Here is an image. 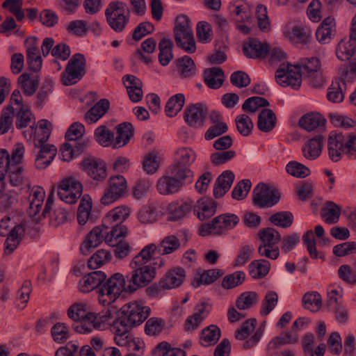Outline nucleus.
Here are the masks:
<instances>
[{
    "label": "nucleus",
    "instance_id": "obj_47",
    "mask_svg": "<svg viewBox=\"0 0 356 356\" xmlns=\"http://www.w3.org/2000/svg\"><path fill=\"white\" fill-rule=\"evenodd\" d=\"M259 302V296L254 291H246L241 293L236 302V307L240 310L251 308Z\"/></svg>",
    "mask_w": 356,
    "mask_h": 356
},
{
    "label": "nucleus",
    "instance_id": "obj_16",
    "mask_svg": "<svg viewBox=\"0 0 356 356\" xmlns=\"http://www.w3.org/2000/svg\"><path fill=\"white\" fill-rule=\"evenodd\" d=\"M127 190V181L122 175L111 177L108 181L104 196L101 199L102 204L108 205L122 197Z\"/></svg>",
    "mask_w": 356,
    "mask_h": 356
},
{
    "label": "nucleus",
    "instance_id": "obj_48",
    "mask_svg": "<svg viewBox=\"0 0 356 356\" xmlns=\"http://www.w3.org/2000/svg\"><path fill=\"white\" fill-rule=\"evenodd\" d=\"M196 154L191 148L183 147L179 149L175 153V163L189 168L195 161Z\"/></svg>",
    "mask_w": 356,
    "mask_h": 356
},
{
    "label": "nucleus",
    "instance_id": "obj_50",
    "mask_svg": "<svg viewBox=\"0 0 356 356\" xmlns=\"http://www.w3.org/2000/svg\"><path fill=\"white\" fill-rule=\"evenodd\" d=\"M111 259V254L108 250H97L88 261V266L90 269H96L108 262Z\"/></svg>",
    "mask_w": 356,
    "mask_h": 356
},
{
    "label": "nucleus",
    "instance_id": "obj_52",
    "mask_svg": "<svg viewBox=\"0 0 356 356\" xmlns=\"http://www.w3.org/2000/svg\"><path fill=\"white\" fill-rule=\"evenodd\" d=\"M222 275L220 270L218 269H211L204 271L199 278H195L193 281V286L195 288L198 287L201 284L206 285L210 284L216 281Z\"/></svg>",
    "mask_w": 356,
    "mask_h": 356
},
{
    "label": "nucleus",
    "instance_id": "obj_42",
    "mask_svg": "<svg viewBox=\"0 0 356 356\" xmlns=\"http://www.w3.org/2000/svg\"><path fill=\"white\" fill-rule=\"evenodd\" d=\"M177 62L178 72L181 78H190L196 74L195 65L191 57L184 56L178 58Z\"/></svg>",
    "mask_w": 356,
    "mask_h": 356
},
{
    "label": "nucleus",
    "instance_id": "obj_5",
    "mask_svg": "<svg viewBox=\"0 0 356 356\" xmlns=\"http://www.w3.org/2000/svg\"><path fill=\"white\" fill-rule=\"evenodd\" d=\"M150 314V308L141 302H131L122 306L113 321L122 326V332L141 324Z\"/></svg>",
    "mask_w": 356,
    "mask_h": 356
},
{
    "label": "nucleus",
    "instance_id": "obj_61",
    "mask_svg": "<svg viewBox=\"0 0 356 356\" xmlns=\"http://www.w3.org/2000/svg\"><path fill=\"white\" fill-rule=\"evenodd\" d=\"M51 334L55 342L60 343L70 338L68 327L63 323H57L51 329Z\"/></svg>",
    "mask_w": 356,
    "mask_h": 356
},
{
    "label": "nucleus",
    "instance_id": "obj_45",
    "mask_svg": "<svg viewBox=\"0 0 356 356\" xmlns=\"http://www.w3.org/2000/svg\"><path fill=\"white\" fill-rule=\"evenodd\" d=\"M173 47L172 42L163 38L159 43V60L161 65L166 66L173 58L172 49Z\"/></svg>",
    "mask_w": 356,
    "mask_h": 356
},
{
    "label": "nucleus",
    "instance_id": "obj_17",
    "mask_svg": "<svg viewBox=\"0 0 356 356\" xmlns=\"http://www.w3.org/2000/svg\"><path fill=\"white\" fill-rule=\"evenodd\" d=\"M112 330L115 334L114 340L116 344L121 348H124L129 351H139L144 348L143 341L138 338H134L129 334L130 330L122 332V326L115 322H113Z\"/></svg>",
    "mask_w": 356,
    "mask_h": 356
},
{
    "label": "nucleus",
    "instance_id": "obj_12",
    "mask_svg": "<svg viewBox=\"0 0 356 356\" xmlns=\"http://www.w3.org/2000/svg\"><path fill=\"white\" fill-rule=\"evenodd\" d=\"M127 6L122 1L111 2L105 10L106 21L117 33L122 32L129 22V14L124 15Z\"/></svg>",
    "mask_w": 356,
    "mask_h": 356
},
{
    "label": "nucleus",
    "instance_id": "obj_11",
    "mask_svg": "<svg viewBox=\"0 0 356 356\" xmlns=\"http://www.w3.org/2000/svg\"><path fill=\"white\" fill-rule=\"evenodd\" d=\"M86 59L83 54H75L69 60L61 74V82L68 86L76 84L86 74Z\"/></svg>",
    "mask_w": 356,
    "mask_h": 356
},
{
    "label": "nucleus",
    "instance_id": "obj_58",
    "mask_svg": "<svg viewBox=\"0 0 356 356\" xmlns=\"http://www.w3.org/2000/svg\"><path fill=\"white\" fill-rule=\"evenodd\" d=\"M235 122L236 129L242 136H248L251 134L254 124L249 116L245 114L238 115Z\"/></svg>",
    "mask_w": 356,
    "mask_h": 356
},
{
    "label": "nucleus",
    "instance_id": "obj_3",
    "mask_svg": "<svg viewBox=\"0 0 356 356\" xmlns=\"http://www.w3.org/2000/svg\"><path fill=\"white\" fill-rule=\"evenodd\" d=\"M188 241V234L185 231L179 232L177 236H167L158 245L150 243L145 246L134 257L133 264L138 265L142 264L143 266H147V264L152 259H156L158 255L172 253L180 248L181 243L186 245Z\"/></svg>",
    "mask_w": 356,
    "mask_h": 356
},
{
    "label": "nucleus",
    "instance_id": "obj_34",
    "mask_svg": "<svg viewBox=\"0 0 356 356\" xmlns=\"http://www.w3.org/2000/svg\"><path fill=\"white\" fill-rule=\"evenodd\" d=\"M224 76V72L221 68L214 67L204 71V79L209 88L218 89L223 83Z\"/></svg>",
    "mask_w": 356,
    "mask_h": 356
},
{
    "label": "nucleus",
    "instance_id": "obj_13",
    "mask_svg": "<svg viewBox=\"0 0 356 356\" xmlns=\"http://www.w3.org/2000/svg\"><path fill=\"white\" fill-rule=\"evenodd\" d=\"M281 193L278 189L264 183H259L252 191V201L259 208H270L278 203Z\"/></svg>",
    "mask_w": 356,
    "mask_h": 356
},
{
    "label": "nucleus",
    "instance_id": "obj_55",
    "mask_svg": "<svg viewBox=\"0 0 356 356\" xmlns=\"http://www.w3.org/2000/svg\"><path fill=\"white\" fill-rule=\"evenodd\" d=\"M286 170L289 175L298 178H305L310 175V170L307 166L295 161L288 163Z\"/></svg>",
    "mask_w": 356,
    "mask_h": 356
},
{
    "label": "nucleus",
    "instance_id": "obj_9",
    "mask_svg": "<svg viewBox=\"0 0 356 356\" xmlns=\"http://www.w3.org/2000/svg\"><path fill=\"white\" fill-rule=\"evenodd\" d=\"M130 209L126 207H118L111 210L108 214L103 218L102 227L109 231L107 238L115 236H125L127 233V227L122 225V222L129 216Z\"/></svg>",
    "mask_w": 356,
    "mask_h": 356
},
{
    "label": "nucleus",
    "instance_id": "obj_44",
    "mask_svg": "<svg viewBox=\"0 0 356 356\" xmlns=\"http://www.w3.org/2000/svg\"><path fill=\"white\" fill-rule=\"evenodd\" d=\"M261 244L269 245L271 247H277L276 244L282 239L280 233L272 227L261 229L258 233Z\"/></svg>",
    "mask_w": 356,
    "mask_h": 356
},
{
    "label": "nucleus",
    "instance_id": "obj_64",
    "mask_svg": "<svg viewBox=\"0 0 356 356\" xmlns=\"http://www.w3.org/2000/svg\"><path fill=\"white\" fill-rule=\"evenodd\" d=\"M245 275L243 271H236L231 275L225 276L222 282L224 289H232L241 284L245 280Z\"/></svg>",
    "mask_w": 356,
    "mask_h": 356
},
{
    "label": "nucleus",
    "instance_id": "obj_46",
    "mask_svg": "<svg viewBox=\"0 0 356 356\" xmlns=\"http://www.w3.org/2000/svg\"><path fill=\"white\" fill-rule=\"evenodd\" d=\"M184 102L185 97L181 93H178L170 97L165 108L166 115L170 118L175 117L182 109Z\"/></svg>",
    "mask_w": 356,
    "mask_h": 356
},
{
    "label": "nucleus",
    "instance_id": "obj_22",
    "mask_svg": "<svg viewBox=\"0 0 356 356\" xmlns=\"http://www.w3.org/2000/svg\"><path fill=\"white\" fill-rule=\"evenodd\" d=\"M284 34L291 42L295 44H308L311 39V31L298 25L287 27Z\"/></svg>",
    "mask_w": 356,
    "mask_h": 356
},
{
    "label": "nucleus",
    "instance_id": "obj_25",
    "mask_svg": "<svg viewBox=\"0 0 356 356\" xmlns=\"http://www.w3.org/2000/svg\"><path fill=\"white\" fill-rule=\"evenodd\" d=\"M323 142V136L321 134H317L307 140L302 148L304 157L309 160H314L318 158L322 151Z\"/></svg>",
    "mask_w": 356,
    "mask_h": 356
},
{
    "label": "nucleus",
    "instance_id": "obj_39",
    "mask_svg": "<svg viewBox=\"0 0 356 356\" xmlns=\"http://www.w3.org/2000/svg\"><path fill=\"white\" fill-rule=\"evenodd\" d=\"M121 237L122 236H113V237H111V238H107V236H105V242L108 245L115 248L114 254L115 257L120 259L128 256L130 252L129 243L122 239L118 241Z\"/></svg>",
    "mask_w": 356,
    "mask_h": 356
},
{
    "label": "nucleus",
    "instance_id": "obj_23",
    "mask_svg": "<svg viewBox=\"0 0 356 356\" xmlns=\"http://www.w3.org/2000/svg\"><path fill=\"white\" fill-rule=\"evenodd\" d=\"M193 207L197 217L200 220H204L216 213L217 203L211 198L202 197Z\"/></svg>",
    "mask_w": 356,
    "mask_h": 356
},
{
    "label": "nucleus",
    "instance_id": "obj_53",
    "mask_svg": "<svg viewBox=\"0 0 356 356\" xmlns=\"http://www.w3.org/2000/svg\"><path fill=\"white\" fill-rule=\"evenodd\" d=\"M268 101L263 97L255 96L247 99L242 105L244 111L254 113L260 107L269 106Z\"/></svg>",
    "mask_w": 356,
    "mask_h": 356
},
{
    "label": "nucleus",
    "instance_id": "obj_10",
    "mask_svg": "<svg viewBox=\"0 0 356 356\" xmlns=\"http://www.w3.org/2000/svg\"><path fill=\"white\" fill-rule=\"evenodd\" d=\"M239 222V218L233 213H224L214 218L211 222L202 224L199 234L202 236L211 234L220 235L233 229Z\"/></svg>",
    "mask_w": 356,
    "mask_h": 356
},
{
    "label": "nucleus",
    "instance_id": "obj_33",
    "mask_svg": "<svg viewBox=\"0 0 356 356\" xmlns=\"http://www.w3.org/2000/svg\"><path fill=\"white\" fill-rule=\"evenodd\" d=\"M334 26V18L331 17L325 18L316 31V36L318 42L321 44L328 43L333 35Z\"/></svg>",
    "mask_w": 356,
    "mask_h": 356
},
{
    "label": "nucleus",
    "instance_id": "obj_38",
    "mask_svg": "<svg viewBox=\"0 0 356 356\" xmlns=\"http://www.w3.org/2000/svg\"><path fill=\"white\" fill-rule=\"evenodd\" d=\"M220 335V329L216 325H210L201 331L200 344L203 346L214 345L218 341Z\"/></svg>",
    "mask_w": 356,
    "mask_h": 356
},
{
    "label": "nucleus",
    "instance_id": "obj_51",
    "mask_svg": "<svg viewBox=\"0 0 356 356\" xmlns=\"http://www.w3.org/2000/svg\"><path fill=\"white\" fill-rule=\"evenodd\" d=\"M193 206V201L191 200H189L187 202H181L180 204L177 203L170 205V219L174 221L179 220L191 210Z\"/></svg>",
    "mask_w": 356,
    "mask_h": 356
},
{
    "label": "nucleus",
    "instance_id": "obj_2",
    "mask_svg": "<svg viewBox=\"0 0 356 356\" xmlns=\"http://www.w3.org/2000/svg\"><path fill=\"white\" fill-rule=\"evenodd\" d=\"M321 68L320 60L316 57L303 58L294 66L283 63L277 70L275 79L283 86L298 90L302 83V76L315 73Z\"/></svg>",
    "mask_w": 356,
    "mask_h": 356
},
{
    "label": "nucleus",
    "instance_id": "obj_40",
    "mask_svg": "<svg viewBox=\"0 0 356 356\" xmlns=\"http://www.w3.org/2000/svg\"><path fill=\"white\" fill-rule=\"evenodd\" d=\"M340 213V208L332 201L326 202L321 209V216L324 221L329 225L337 223L339 221Z\"/></svg>",
    "mask_w": 356,
    "mask_h": 356
},
{
    "label": "nucleus",
    "instance_id": "obj_1",
    "mask_svg": "<svg viewBox=\"0 0 356 356\" xmlns=\"http://www.w3.org/2000/svg\"><path fill=\"white\" fill-rule=\"evenodd\" d=\"M134 259L130 262L132 270L126 277L120 273L112 275L106 279L99 288L98 299L104 305H110L114 302L121 293H131L138 288L147 286L156 276V270L164 264L163 259L158 258L157 261L150 263L149 266L133 264Z\"/></svg>",
    "mask_w": 356,
    "mask_h": 356
},
{
    "label": "nucleus",
    "instance_id": "obj_49",
    "mask_svg": "<svg viewBox=\"0 0 356 356\" xmlns=\"http://www.w3.org/2000/svg\"><path fill=\"white\" fill-rule=\"evenodd\" d=\"M298 340V337L295 332H293L292 330L286 331L281 335L273 338L270 341L269 347L280 348L281 346L284 345L295 343Z\"/></svg>",
    "mask_w": 356,
    "mask_h": 356
},
{
    "label": "nucleus",
    "instance_id": "obj_37",
    "mask_svg": "<svg viewBox=\"0 0 356 356\" xmlns=\"http://www.w3.org/2000/svg\"><path fill=\"white\" fill-rule=\"evenodd\" d=\"M276 115L270 109L264 108L258 115L257 127L263 132H270L276 125Z\"/></svg>",
    "mask_w": 356,
    "mask_h": 356
},
{
    "label": "nucleus",
    "instance_id": "obj_15",
    "mask_svg": "<svg viewBox=\"0 0 356 356\" xmlns=\"http://www.w3.org/2000/svg\"><path fill=\"white\" fill-rule=\"evenodd\" d=\"M82 189L81 182L73 177H67L58 186L57 194L62 201L73 204L81 197Z\"/></svg>",
    "mask_w": 356,
    "mask_h": 356
},
{
    "label": "nucleus",
    "instance_id": "obj_54",
    "mask_svg": "<svg viewBox=\"0 0 356 356\" xmlns=\"http://www.w3.org/2000/svg\"><path fill=\"white\" fill-rule=\"evenodd\" d=\"M269 220L273 225L287 228L293 223V214L289 211H280L272 215Z\"/></svg>",
    "mask_w": 356,
    "mask_h": 356
},
{
    "label": "nucleus",
    "instance_id": "obj_28",
    "mask_svg": "<svg viewBox=\"0 0 356 356\" xmlns=\"http://www.w3.org/2000/svg\"><path fill=\"white\" fill-rule=\"evenodd\" d=\"M113 147L118 148L125 145L134 135V127L130 122H123L115 127Z\"/></svg>",
    "mask_w": 356,
    "mask_h": 356
},
{
    "label": "nucleus",
    "instance_id": "obj_8",
    "mask_svg": "<svg viewBox=\"0 0 356 356\" xmlns=\"http://www.w3.org/2000/svg\"><path fill=\"white\" fill-rule=\"evenodd\" d=\"M174 37L178 47L188 54L195 51V42L189 19L186 15L177 17L174 27Z\"/></svg>",
    "mask_w": 356,
    "mask_h": 356
},
{
    "label": "nucleus",
    "instance_id": "obj_59",
    "mask_svg": "<svg viewBox=\"0 0 356 356\" xmlns=\"http://www.w3.org/2000/svg\"><path fill=\"white\" fill-rule=\"evenodd\" d=\"M156 217V208L153 204L143 207L138 213V220L143 224L154 222Z\"/></svg>",
    "mask_w": 356,
    "mask_h": 356
},
{
    "label": "nucleus",
    "instance_id": "obj_62",
    "mask_svg": "<svg viewBox=\"0 0 356 356\" xmlns=\"http://www.w3.org/2000/svg\"><path fill=\"white\" fill-rule=\"evenodd\" d=\"M16 118L15 126L18 129L26 127L33 118L31 110L25 105L20 106L19 111L16 114Z\"/></svg>",
    "mask_w": 356,
    "mask_h": 356
},
{
    "label": "nucleus",
    "instance_id": "obj_6",
    "mask_svg": "<svg viewBox=\"0 0 356 356\" xmlns=\"http://www.w3.org/2000/svg\"><path fill=\"white\" fill-rule=\"evenodd\" d=\"M27 132L30 139L34 136V147L40 149L35 158V166L40 170L44 169L54 160L57 152L54 145L45 144L49 138L50 131L49 130H43V131L40 133L37 131V127L31 126L30 129ZM24 135L26 138L27 137L26 131L24 132Z\"/></svg>",
    "mask_w": 356,
    "mask_h": 356
},
{
    "label": "nucleus",
    "instance_id": "obj_36",
    "mask_svg": "<svg viewBox=\"0 0 356 356\" xmlns=\"http://www.w3.org/2000/svg\"><path fill=\"white\" fill-rule=\"evenodd\" d=\"M18 83L26 96L33 95L40 83V76L38 74L30 75L28 73L21 74L18 78Z\"/></svg>",
    "mask_w": 356,
    "mask_h": 356
},
{
    "label": "nucleus",
    "instance_id": "obj_24",
    "mask_svg": "<svg viewBox=\"0 0 356 356\" xmlns=\"http://www.w3.org/2000/svg\"><path fill=\"white\" fill-rule=\"evenodd\" d=\"M234 177V174L231 170H225L218 176L213 186L215 198L222 197L230 189Z\"/></svg>",
    "mask_w": 356,
    "mask_h": 356
},
{
    "label": "nucleus",
    "instance_id": "obj_56",
    "mask_svg": "<svg viewBox=\"0 0 356 356\" xmlns=\"http://www.w3.org/2000/svg\"><path fill=\"white\" fill-rule=\"evenodd\" d=\"M305 308L312 312L318 311L321 305V297L318 292L307 293L302 298Z\"/></svg>",
    "mask_w": 356,
    "mask_h": 356
},
{
    "label": "nucleus",
    "instance_id": "obj_20",
    "mask_svg": "<svg viewBox=\"0 0 356 356\" xmlns=\"http://www.w3.org/2000/svg\"><path fill=\"white\" fill-rule=\"evenodd\" d=\"M106 278V275L102 271L91 272L79 281V290L83 293H88L97 289L98 293L99 294V288L102 286Z\"/></svg>",
    "mask_w": 356,
    "mask_h": 356
},
{
    "label": "nucleus",
    "instance_id": "obj_30",
    "mask_svg": "<svg viewBox=\"0 0 356 356\" xmlns=\"http://www.w3.org/2000/svg\"><path fill=\"white\" fill-rule=\"evenodd\" d=\"M83 166L87 170L88 175L97 181H102L106 177L105 165L95 159H86L83 161Z\"/></svg>",
    "mask_w": 356,
    "mask_h": 356
},
{
    "label": "nucleus",
    "instance_id": "obj_18",
    "mask_svg": "<svg viewBox=\"0 0 356 356\" xmlns=\"http://www.w3.org/2000/svg\"><path fill=\"white\" fill-rule=\"evenodd\" d=\"M207 114V107L202 104L197 103L186 106L184 118L190 127L199 128L203 126Z\"/></svg>",
    "mask_w": 356,
    "mask_h": 356
},
{
    "label": "nucleus",
    "instance_id": "obj_4",
    "mask_svg": "<svg viewBox=\"0 0 356 356\" xmlns=\"http://www.w3.org/2000/svg\"><path fill=\"white\" fill-rule=\"evenodd\" d=\"M67 316L75 321H81L80 325L74 326V330L79 333L90 332L93 328L104 330L110 319L108 311L103 314H95L88 312L86 305L83 303H77L70 307Z\"/></svg>",
    "mask_w": 356,
    "mask_h": 356
},
{
    "label": "nucleus",
    "instance_id": "obj_57",
    "mask_svg": "<svg viewBox=\"0 0 356 356\" xmlns=\"http://www.w3.org/2000/svg\"><path fill=\"white\" fill-rule=\"evenodd\" d=\"M53 88V81L51 78H45L42 87L37 94V100L35 105L41 108L44 102L48 100V95L51 92Z\"/></svg>",
    "mask_w": 356,
    "mask_h": 356
},
{
    "label": "nucleus",
    "instance_id": "obj_7",
    "mask_svg": "<svg viewBox=\"0 0 356 356\" xmlns=\"http://www.w3.org/2000/svg\"><path fill=\"white\" fill-rule=\"evenodd\" d=\"M330 159L334 162L346 154L350 159H356V136L348 134L343 136L341 133L331 132L327 141Z\"/></svg>",
    "mask_w": 356,
    "mask_h": 356
},
{
    "label": "nucleus",
    "instance_id": "obj_21",
    "mask_svg": "<svg viewBox=\"0 0 356 356\" xmlns=\"http://www.w3.org/2000/svg\"><path fill=\"white\" fill-rule=\"evenodd\" d=\"M167 175L171 176L182 186L189 184L193 181V172L190 168L183 166L177 163L171 164L165 170Z\"/></svg>",
    "mask_w": 356,
    "mask_h": 356
},
{
    "label": "nucleus",
    "instance_id": "obj_19",
    "mask_svg": "<svg viewBox=\"0 0 356 356\" xmlns=\"http://www.w3.org/2000/svg\"><path fill=\"white\" fill-rule=\"evenodd\" d=\"M109 234V231L106 227H95L86 236L81 245V251L83 254L87 255L92 249L97 248L103 241L105 236Z\"/></svg>",
    "mask_w": 356,
    "mask_h": 356
},
{
    "label": "nucleus",
    "instance_id": "obj_41",
    "mask_svg": "<svg viewBox=\"0 0 356 356\" xmlns=\"http://www.w3.org/2000/svg\"><path fill=\"white\" fill-rule=\"evenodd\" d=\"M270 268V262L265 259L254 260L248 266L250 275L254 279L265 277L268 273Z\"/></svg>",
    "mask_w": 356,
    "mask_h": 356
},
{
    "label": "nucleus",
    "instance_id": "obj_32",
    "mask_svg": "<svg viewBox=\"0 0 356 356\" xmlns=\"http://www.w3.org/2000/svg\"><path fill=\"white\" fill-rule=\"evenodd\" d=\"M355 47L356 42L354 40H341L336 49L337 58L341 60L356 61Z\"/></svg>",
    "mask_w": 356,
    "mask_h": 356
},
{
    "label": "nucleus",
    "instance_id": "obj_29",
    "mask_svg": "<svg viewBox=\"0 0 356 356\" xmlns=\"http://www.w3.org/2000/svg\"><path fill=\"white\" fill-rule=\"evenodd\" d=\"M183 186L179 184V181H177L171 176L167 175L166 172L158 179L156 183L158 192L163 195L175 194Z\"/></svg>",
    "mask_w": 356,
    "mask_h": 356
},
{
    "label": "nucleus",
    "instance_id": "obj_43",
    "mask_svg": "<svg viewBox=\"0 0 356 356\" xmlns=\"http://www.w3.org/2000/svg\"><path fill=\"white\" fill-rule=\"evenodd\" d=\"M18 202V195L15 191H6L0 186V209L4 211L13 208Z\"/></svg>",
    "mask_w": 356,
    "mask_h": 356
},
{
    "label": "nucleus",
    "instance_id": "obj_26",
    "mask_svg": "<svg viewBox=\"0 0 356 356\" xmlns=\"http://www.w3.org/2000/svg\"><path fill=\"white\" fill-rule=\"evenodd\" d=\"M245 56L252 58H264L268 54V46L257 39L251 38L243 45Z\"/></svg>",
    "mask_w": 356,
    "mask_h": 356
},
{
    "label": "nucleus",
    "instance_id": "obj_60",
    "mask_svg": "<svg viewBox=\"0 0 356 356\" xmlns=\"http://www.w3.org/2000/svg\"><path fill=\"white\" fill-rule=\"evenodd\" d=\"M278 302V296L275 291H268L262 301L260 314L263 316H267L276 306Z\"/></svg>",
    "mask_w": 356,
    "mask_h": 356
},
{
    "label": "nucleus",
    "instance_id": "obj_35",
    "mask_svg": "<svg viewBox=\"0 0 356 356\" xmlns=\"http://www.w3.org/2000/svg\"><path fill=\"white\" fill-rule=\"evenodd\" d=\"M110 102L106 99H100L85 115V120L88 124L96 122L109 109Z\"/></svg>",
    "mask_w": 356,
    "mask_h": 356
},
{
    "label": "nucleus",
    "instance_id": "obj_63",
    "mask_svg": "<svg viewBox=\"0 0 356 356\" xmlns=\"http://www.w3.org/2000/svg\"><path fill=\"white\" fill-rule=\"evenodd\" d=\"M165 326V321L162 318L152 317L145 323V332L149 336L159 334Z\"/></svg>",
    "mask_w": 356,
    "mask_h": 356
},
{
    "label": "nucleus",
    "instance_id": "obj_27",
    "mask_svg": "<svg viewBox=\"0 0 356 356\" xmlns=\"http://www.w3.org/2000/svg\"><path fill=\"white\" fill-rule=\"evenodd\" d=\"M186 277V272L181 267L169 270L160 280V286L163 289H170L179 286Z\"/></svg>",
    "mask_w": 356,
    "mask_h": 356
},
{
    "label": "nucleus",
    "instance_id": "obj_31",
    "mask_svg": "<svg viewBox=\"0 0 356 356\" xmlns=\"http://www.w3.org/2000/svg\"><path fill=\"white\" fill-rule=\"evenodd\" d=\"M326 120L318 113H310L304 115L299 120L298 125L302 129L311 131L324 127Z\"/></svg>",
    "mask_w": 356,
    "mask_h": 356
},
{
    "label": "nucleus",
    "instance_id": "obj_14",
    "mask_svg": "<svg viewBox=\"0 0 356 356\" xmlns=\"http://www.w3.org/2000/svg\"><path fill=\"white\" fill-rule=\"evenodd\" d=\"M10 219L9 217L4 218L0 221V236H8L6 242V252L8 254L13 252L19 244L22 236L25 233V225L20 223L15 225L10 232L8 231V223Z\"/></svg>",
    "mask_w": 356,
    "mask_h": 356
}]
</instances>
